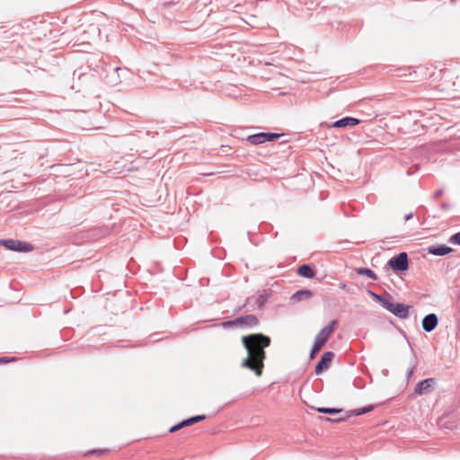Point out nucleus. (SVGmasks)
Here are the masks:
<instances>
[{"label":"nucleus","mask_w":460,"mask_h":460,"mask_svg":"<svg viewBox=\"0 0 460 460\" xmlns=\"http://www.w3.org/2000/svg\"><path fill=\"white\" fill-rule=\"evenodd\" d=\"M280 137V134L276 133H258L249 136L246 140L252 145H260L268 141H275Z\"/></svg>","instance_id":"20e7f679"},{"label":"nucleus","mask_w":460,"mask_h":460,"mask_svg":"<svg viewBox=\"0 0 460 460\" xmlns=\"http://www.w3.org/2000/svg\"><path fill=\"white\" fill-rule=\"evenodd\" d=\"M438 319L435 314L426 315L422 320V328L425 332H432L438 325Z\"/></svg>","instance_id":"1a4fd4ad"},{"label":"nucleus","mask_w":460,"mask_h":460,"mask_svg":"<svg viewBox=\"0 0 460 460\" xmlns=\"http://www.w3.org/2000/svg\"><path fill=\"white\" fill-rule=\"evenodd\" d=\"M102 452V450H93L92 453H101Z\"/></svg>","instance_id":"a878e982"},{"label":"nucleus","mask_w":460,"mask_h":460,"mask_svg":"<svg viewBox=\"0 0 460 460\" xmlns=\"http://www.w3.org/2000/svg\"><path fill=\"white\" fill-rule=\"evenodd\" d=\"M323 347L315 342H314V345L312 347V349H311V352H310V358H314L315 354H317L320 349H322Z\"/></svg>","instance_id":"aec40b11"},{"label":"nucleus","mask_w":460,"mask_h":460,"mask_svg":"<svg viewBox=\"0 0 460 460\" xmlns=\"http://www.w3.org/2000/svg\"><path fill=\"white\" fill-rule=\"evenodd\" d=\"M205 419H206V415H198V416L191 417V418H190L188 420H185L187 421L188 426H190V425L195 424V423H197L199 421H201V420H203Z\"/></svg>","instance_id":"a211bd4d"},{"label":"nucleus","mask_w":460,"mask_h":460,"mask_svg":"<svg viewBox=\"0 0 460 460\" xmlns=\"http://www.w3.org/2000/svg\"><path fill=\"white\" fill-rule=\"evenodd\" d=\"M427 251L429 253L436 256H444L450 253L453 249L449 246H447L446 244H435L429 246Z\"/></svg>","instance_id":"9d476101"},{"label":"nucleus","mask_w":460,"mask_h":460,"mask_svg":"<svg viewBox=\"0 0 460 460\" xmlns=\"http://www.w3.org/2000/svg\"><path fill=\"white\" fill-rule=\"evenodd\" d=\"M434 384V378L424 379L415 385L414 392L418 394H423L427 393Z\"/></svg>","instance_id":"9b49d317"},{"label":"nucleus","mask_w":460,"mask_h":460,"mask_svg":"<svg viewBox=\"0 0 460 460\" xmlns=\"http://www.w3.org/2000/svg\"><path fill=\"white\" fill-rule=\"evenodd\" d=\"M316 411L318 412H322V413L333 414V413H339L342 410L341 409H336V408H324V407H321V408H317Z\"/></svg>","instance_id":"f3484780"},{"label":"nucleus","mask_w":460,"mask_h":460,"mask_svg":"<svg viewBox=\"0 0 460 460\" xmlns=\"http://www.w3.org/2000/svg\"><path fill=\"white\" fill-rule=\"evenodd\" d=\"M187 426H188L187 421L183 420V421L178 423L177 425L172 427L170 429L169 432H171V433L175 432V431H177V430H179V429H182L184 427H187Z\"/></svg>","instance_id":"6ab92c4d"},{"label":"nucleus","mask_w":460,"mask_h":460,"mask_svg":"<svg viewBox=\"0 0 460 460\" xmlns=\"http://www.w3.org/2000/svg\"><path fill=\"white\" fill-rule=\"evenodd\" d=\"M359 123V120L356 118L352 117H345L335 121L332 124L333 128H347V127H354Z\"/></svg>","instance_id":"f8f14e48"},{"label":"nucleus","mask_w":460,"mask_h":460,"mask_svg":"<svg viewBox=\"0 0 460 460\" xmlns=\"http://www.w3.org/2000/svg\"><path fill=\"white\" fill-rule=\"evenodd\" d=\"M0 243L5 246L7 249L17 252H31L32 250V245L28 243H24L18 240H1Z\"/></svg>","instance_id":"39448f33"},{"label":"nucleus","mask_w":460,"mask_h":460,"mask_svg":"<svg viewBox=\"0 0 460 460\" xmlns=\"http://www.w3.org/2000/svg\"><path fill=\"white\" fill-rule=\"evenodd\" d=\"M338 326L336 320L331 321L325 327H323L316 335L314 342L323 347L326 341L332 335Z\"/></svg>","instance_id":"7ed1b4c3"},{"label":"nucleus","mask_w":460,"mask_h":460,"mask_svg":"<svg viewBox=\"0 0 460 460\" xmlns=\"http://www.w3.org/2000/svg\"><path fill=\"white\" fill-rule=\"evenodd\" d=\"M14 358H7V357H2L0 358V363H7L14 360Z\"/></svg>","instance_id":"4be33fe9"},{"label":"nucleus","mask_w":460,"mask_h":460,"mask_svg":"<svg viewBox=\"0 0 460 460\" xmlns=\"http://www.w3.org/2000/svg\"><path fill=\"white\" fill-rule=\"evenodd\" d=\"M357 273L361 276H367L373 280L377 279L376 273L368 268H358L357 269Z\"/></svg>","instance_id":"2eb2a0df"},{"label":"nucleus","mask_w":460,"mask_h":460,"mask_svg":"<svg viewBox=\"0 0 460 460\" xmlns=\"http://www.w3.org/2000/svg\"><path fill=\"white\" fill-rule=\"evenodd\" d=\"M334 358V353L332 351L324 352L322 356L321 360L317 363L315 367V373L317 375L321 374L323 371L328 369L330 365Z\"/></svg>","instance_id":"6e6552de"},{"label":"nucleus","mask_w":460,"mask_h":460,"mask_svg":"<svg viewBox=\"0 0 460 460\" xmlns=\"http://www.w3.org/2000/svg\"><path fill=\"white\" fill-rule=\"evenodd\" d=\"M297 272L300 276L312 279L314 276V270L308 265H302L298 268Z\"/></svg>","instance_id":"4468645a"},{"label":"nucleus","mask_w":460,"mask_h":460,"mask_svg":"<svg viewBox=\"0 0 460 460\" xmlns=\"http://www.w3.org/2000/svg\"><path fill=\"white\" fill-rule=\"evenodd\" d=\"M312 295L313 294L310 290H299L294 294L293 298L300 301L303 299L310 298Z\"/></svg>","instance_id":"dca6fc26"},{"label":"nucleus","mask_w":460,"mask_h":460,"mask_svg":"<svg viewBox=\"0 0 460 460\" xmlns=\"http://www.w3.org/2000/svg\"><path fill=\"white\" fill-rule=\"evenodd\" d=\"M373 409H374V407L372 405H368V406H366V407H363V408H359V409L351 411L350 413L347 417L339 418L337 420H332L331 418H326V420L337 421V422L344 421L349 417H350L351 415H355V416L362 415V414H365V413H367V412L371 411Z\"/></svg>","instance_id":"ddd939ff"},{"label":"nucleus","mask_w":460,"mask_h":460,"mask_svg":"<svg viewBox=\"0 0 460 460\" xmlns=\"http://www.w3.org/2000/svg\"><path fill=\"white\" fill-rule=\"evenodd\" d=\"M259 323L257 317L253 314H247L244 316L238 317L233 321H229L224 323L225 326H237V325H246V326H255Z\"/></svg>","instance_id":"0eeeda50"},{"label":"nucleus","mask_w":460,"mask_h":460,"mask_svg":"<svg viewBox=\"0 0 460 460\" xmlns=\"http://www.w3.org/2000/svg\"><path fill=\"white\" fill-rule=\"evenodd\" d=\"M411 218H412V213H409V214H407V215L404 217V220H405V221H408V220H410Z\"/></svg>","instance_id":"b1692460"},{"label":"nucleus","mask_w":460,"mask_h":460,"mask_svg":"<svg viewBox=\"0 0 460 460\" xmlns=\"http://www.w3.org/2000/svg\"><path fill=\"white\" fill-rule=\"evenodd\" d=\"M340 288H341V289H344V288H346V284H344V283L341 284V285H340Z\"/></svg>","instance_id":"393cba45"},{"label":"nucleus","mask_w":460,"mask_h":460,"mask_svg":"<svg viewBox=\"0 0 460 460\" xmlns=\"http://www.w3.org/2000/svg\"><path fill=\"white\" fill-rule=\"evenodd\" d=\"M388 265L395 271H403L408 269V257L405 252H401L399 255L393 257L389 260Z\"/></svg>","instance_id":"423d86ee"},{"label":"nucleus","mask_w":460,"mask_h":460,"mask_svg":"<svg viewBox=\"0 0 460 460\" xmlns=\"http://www.w3.org/2000/svg\"><path fill=\"white\" fill-rule=\"evenodd\" d=\"M450 242L452 243H456V244L460 245V232L455 234L454 235H452L451 238H450Z\"/></svg>","instance_id":"412c9836"},{"label":"nucleus","mask_w":460,"mask_h":460,"mask_svg":"<svg viewBox=\"0 0 460 460\" xmlns=\"http://www.w3.org/2000/svg\"><path fill=\"white\" fill-rule=\"evenodd\" d=\"M265 303V297L263 296H260L258 299L259 306H261Z\"/></svg>","instance_id":"5701e85b"},{"label":"nucleus","mask_w":460,"mask_h":460,"mask_svg":"<svg viewBox=\"0 0 460 460\" xmlns=\"http://www.w3.org/2000/svg\"><path fill=\"white\" fill-rule=\"evenodd\" d=\"M370 294L381 303L383 307L386 310L394 314L395 316L405 319L409 315L410 306L401 303H394L391 300V298H386L385 296L376 295L370 291Z\"/></svg>","instance_id":"f03ea898"},{"label":"nucleus","mask_w":460,"mask_h":460,"mask_svg":"<svg viewBox=\"0 0 460 460\" xmlns=\"http://www.w3.org/2000/svg\"><path fill=\"white\" fill-rule=\"evenodd\" d=\"M247 350V357L242 361L241 367L248 368L257 376L262 375L266 353L264 349L270 344V338L261 333L250 334L242 338Z\"/></svg>","instance_id":"f257e3e1"}]
</instances>
